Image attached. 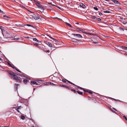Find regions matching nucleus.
<instances>
[{
  "label": "nucleus",
  "instance_id": "nucleus-23",
  "mask_svg": "<svg viewBox=\"0 0 127 127\" xmlns=\"http://www.w3.org/2000/svg\"><path fill=\"white\" fill-rule=\"evenodd\" d=\"M103 12L105 13H110L109 11H103Z\"/></svg>",
  "mask_w": 127,
  "mask_h": 127
},
{
  "label": "nucleus",
  "instance_id": "nucleus-45",
  "mask_svg": "<svg viewBox=\"0 0 127 127\" xmlns=\"http://www.w3.org/2000/svg\"><path fill=\"white\" fill-rule=\"evenodd\" d=\"M70 84H72L73 85H74V84L72 83H71V82Z\"/></svg>",
  "mask_w": 127,
  "mask_h": 127
},
{
  "label": "nucleus",
  "instance_id": "nucleus-33",
  "mask_svg": "<svg viewBox=\"0 0 127 127\" xmlns=\"http://www.w3.org/2000/svg\"><path fill=\"white\" fill-rule=\"evenodd\" d=\"M8 64L10 66H12V64H11L9 63H8Z\"/></svg>",
  "mask_w": 127,
  "mask_h": 127
},
{
  "label": "nucleus",
  "instance_id": "nucleus-47",
  "mask_svg": "<svg viewBox=\"0 0 127 127\" xmlns=\"http://www.w3.org/2000/svg\"><path fill=\"white\" fill-rule=\"evenodd\" d=\"M113 109H114V110H115V111H117V110H116L115 109V108H113Z\"/></svg>",
  "mask_w": 127,
  "mask_h": 127
},
{
  "label": "nucleus",
  "instance_id": "nucleus-21",
  "mask_svg": "<svg viewBox=\"0 0 127 127\" xmlns=\"http://www.w3.org/2000/svg\"><path fill=\"white\" fill-rule=\"evenodd\" d=\"M66 25H67L68 26L70 27H71V26L70 24H69L67 22H66Z\"/></svg>",
  "mask_w": 127,
  "mask_h": 127
},
{
  "label": "nucleus",
  "instance_id": "nucleus-38",
  "mask_svg": "<svg viewBox=\"0 0 127 127\" xmlns=\"http://www.w3.org/2000/svg\"><path fill=\"white\" fill-rule=\"evenodd\" d=\"M41 81L40 80H36V81L38 82H39V81Z\"/></svg>",
  "mask_w": 127,
  "mask_h": 127
},
{
  "label": "nucleus",
  "instance_id": "nucleus-46",
  "mask_svg": "<svg viewBox=\"0 0 127 127\" xmlns=\"http://www.w3.org/2000/svg\"><path fill=\"white\" fill-rule=\"evenodd\" d=\"M79 88H80V89H83V88H81V87H79Z\"/></svg>",
  "mask_w": 127,
  "mask_h": 127
},
{
  "label": "nucleus",
  "instance_id": "nucleus-41",
  "mask_svg": "<svg viewBox=\"0 0 127 127\" xmlns=\"http://www.w3.org/2000/svg\"><path fill=\"white\" fill-rule=\"evenodd\" d=\"M89 92V93H90V94H92V92H90H90Z\"/></svg>",
  "mask_w": 127,
  "mask_h": 127
},
{
  "label": "nucleus",
  "instance_id": "nucleus-29",
  "mask_svg": "<svg viewBox=\"0 0 127 127\" xmlns=\"http://www.w3.org/2000/svg\"><path fill=\"white\" fill-rule=\"evenodd\" d=\"M123 117L126 120H127V119L125 116H123Z\"/></svg>",
  "mask_w": 127,
  "mask_h": 127
},
{
  "label": "nucleus",
  "instance_id": "nucleus-50",
  "mask_svg": "<svg viewBox=\"0 0 127 127\" xmlns=\"http://www.w3.org/2000/svg\"><path fill=\"white\" fill-rule=\"evenodd\" d=\"M8 127L7 126H6V127Z\"/></svg>",
  "mask_w": 127,
  "mask_h": 127
},
{
  "label": "nucleus",
  "instance_id": "nucleus-13",
  "mask_svg": "<svg viewBox=\"0 0 127 127\" xmlns=\"http://www.w3.org/2000/svg\"><path fill=\"white\" fill-rule=\"evenodd\" d=\"M50 84L51 85H53L54 84L53 83H51V82H47L46 83V84H45V85H50Z\"/></svg>",
  "mask_w": 127,
  "mask_h": 127
},
{
  "label": "nucleus",
  "instance_id": "nucleus-10",
  "mask_svg": "<svg viewBox=\"0 0 127 127\" xmlns=\"http://www.w3.org/2000/svg\"><path fill=\"white\" fill-rule=\"evenodd\" d=\"M31 84L32 85L33 84H35L37 85H38V84L36 82H35L33 81H32L31 82Z\"/></svg>",
  "mask_w": 127,
  "mask_h": 127
},
{
  "label": "nucleus",
  "instance_id": "nucleus-48",
  "mask_svg": "<svg viewBox=\"0 0 127 127\" xmlns=\"http://www.w3.org/2000/svg\"><path fill=\"white\" fill-rule=\"evenodd\" d=\"M68 81V82H69V83H71V82H70V81Z\"/></svg>",
  "mask_w": 127,
  "mask_h": 127
},
{
  "label": "nucleus",
  "instance_id": "nucleus-12",
  "mask_svg": "<svg viewBox=\"0 0 127 127\" xmlns=\"http://www.w3.org/2000/svg\"><path fill=\"white\" fill-rule=\"evenodd\" d=\"M33 40L34 41H36L38 43H39L40 42L37 39L35 38H33Z\"/></svg>",
  "mask_w": 127,
  "mask_h": 127
},
{
  "label": "nucleus",
  "instance_id": "nucleus-16",
  "mask_svg": "<svg viewBox=\"0 0 127 127\" xmlns=\"http://www.w3.org/2000/svg\"><path fill=\"white\" fill-rule=\"evenodd\" d=\"M34 18L35 20H38L39 19V17L37 16H35V17H34Z\"/></svg>",
  "mask_w": 127,
  "mask_h": 127
},
{
  "label": "nucleus",
  "instance_id": "nucleus-22",
  "mask_svg": "<svg viewBox=\"0 0 127 127\" xmlns=\"http://www.w3.org/2000/svg\"><path fill=\"white\" fill-rule=\"evenodd\" d=\"M94 9H95V10H96L97 11L98 10L97 8L95 7H94Z\"/></svg>",
  "mask_w": 127,
  "mask_h": 127
},
{
  "label": "nucleus",
  "instance_id": "nucleus-5",
  "mask_svg": "<svg viewBox=\"0 0 127 127\" xmlns=\"http://www.w3.org/2000/svg\"><path fill=\"white\" fill-rule=\"evenodd\" d=\"M74 36H76V37H82V36L79 34H75L74 33H72V34Z\"/></svg>",
  "mask_w": 127,
  "mask_h": 127
},
{
  "label": "nucleus",
  "instance_id": "nucleus-58",
  "mask_svg": "<svg viewBox=\"0 0 127 127\" xmlns=\"http://www.w3.org/2000/svg\"><path fill=\"white\" fill-rule=\"evenodd\" d=\"M113 111V112H114V111Z\"/></svg>",
  "mask_w": 127,
  "mask_h": 127
},
{
  "label": "nucleus",
  "instance_id": "nucleus-32",
  "mask_svg": "<svg viewBox=\"0 0 127 127\" xmlns=\"http://www.w3.org/2000/svg\"><path fill=\"white\" fill-rule=\"evenodd\" d=\"M3 17H5V19H6V18H8V17L6 16H5V15H4V16Z\"/></svg>",
  "mask_w": 127,
  "mask_h": 127
},
{
  "label": "nucleus",
  "instance_id": "nucleus-6",
  "mask_svg": "<svg viewBox=\"0 0 127 127\" xmlns=\"http://www.w3.org/2000/svg\"><path fill=\"white\" fill-rule=\"evenodd\" d=\"M112 1L118 5H120V2L117 0H113Z\"/></svg>",
  "mask_w": 127,
  "mask_h": 127
},
{
  "label": "nucleus",
  "instance_id": "nucleus-40",
  "mask_svg": "<svg viewBox=\"0 0 127 127\" xmlns=\"http://www.w3.org/2000/svg\"><path fill=\"white\" fill-rule=\"evenodd\" d=\"M35 15H33L32 16V17H33V18H34V17H35Z\"/></svg>",
  "mask_w": 127,
  "mask_h": 127
},
{
  "label": "nucleus",
  "instance_id": "nucleus-56",
  "mask_svg": "<svg viewBox=\"0 0 127 127\" xmlns=\"http://www.w3.org/2000/svg\"><path fill=\"white\" fill-rule=\"evenodd\" d=\"M20 75V76H22V75Z\"/></svg>",
  "mask_w": 127,
  "mask_h": 127
},
{
  "label": "nucleus",
  "instance_id": "nucleus-51",
  "mask_svg": "<svg viewBox=\"0 0 127 127\" xmlns=\"http://www.w3.org/2000/svg\"><path fill=\"white\" fill-rule=\"evenodd\" d=\"M0 29H1V31H2V29L0 28Z\"/></svg>",
  "mask_w": 127,
  "mask_h": 127
},
{
  "label": "nucleus",
  "instance_id": "nucleus-11",
  "mask_svg": "<svg viewBox=\"0 0 127 127\" xmlns=\"http://www.w3.org/2000/svg\"><path fill=\"white\" fill-rule=\"evenodd\" d=\"M123 24L125 26L127 27V21H123Z\"/></svg>",
  "mask_w": 127,
  "mask_h": 127
},
{
  "label": "nucleus",
  "instance_id": "nucleus-34",
  "mask_svg": "<svg viewBox=\"0 0 127 127\" xmlns=\"http://www.w3.org/2000/svg\"><path fill=\"white\" fill-rule=\"evenodd\" d=\"M3 12V11H2L0 9V13H2Z\"/></svg>",
  "mask_w": 127,
  "mask_h": 127
},
{
  "label": "nucleus",
  "instance_id": "nucleus-2",
  "mask_svg": "<svg viewBox=\"0 0 127 127\" xmlns=\"http://www.w3.org/2000/svg\"><path fill=\"white\" fill-rule=\"evenodd\" d=\"M44 42L50 47H52V45L51 43L47 41H44Z\"/></svg>",
  "mask_w": 127,
  "mask_h": 127
},
{
  "label": "nucleus",
  "instance_id": "nucleus-4",
  "mask_svg": "<svg viewBox=\"0 0 127 127\" xmlns=\"http://www.w3.org/2000/svg\"><path fill=\"white\" fill-rule=\"evenodd\" d=\"M92 40L93 41L94 43L96 44L98 43V41L96 39L93 38L92 39Z\"/></svg>",
  "mask_w": 127,
  "mask_h": 127
},
{
  "label": "nucleus",
  "instance_id": "nucleus-39",
  "mask_svg": "<svg viewBox=\"0 0 127 127\" xmlns=\"http://www.w3.org/2000/svg\"><path fill=\"white\" fill-rule=\"evenodd\" d=\"M84 92H88V91L87 90H84Z\"/></svg>",
  "mask_w": 127,
  "mask_h": 127
},
{
  "label": "nucleus",
  "instance_id": "nucleus-31",
  "mask_svg": "<svg viewBox=\"0 0 127 127\" xmlns=\"http://www.w3.org/2000/svg\"><path fill=\"white\" fill-rule=\"evenodd\" d=\"M26 25L27 26H31V27H32V26L30 25V24H27Z\"/></svg>",
  "mask_w": 127,
  "mask_h": 127
},
{
  "label": "nucleus",
  "instance_id": "nucleus-44",
  "mask_svg": "<svg viewBox=\"0 0 127 127\" xmlns=\"http://www.w3.org/2000/svg\"><path fill=\"white\" fill-rule=\"evenodd\" d=\"M16 110L18 112H19V111L18 110V109H16Z\"/></svg>",
  "mask_w": 127,
  "mask_h": 127
},
{
  "label": "nucleus",
  "instance_id": "nucleus-53",
  "mask_svg": "<svg viewBox=\"0 0 127 127\" xmlns=\"http://www.w3.org/2000/svg\"><path fill=\"white\" fill-rule=\"evenodd\" d=\"M18 71L19 72H20V73H21V72L19 70V71Z\"/></svg>",
  "mask_w": 127,
  "mask_h": 127
},
{
  "label": "nucleus",
  "instance_id": "nucleus-30",
  "mask_svg": "<svg viewBox=\"0 0 127 127\" xmlns=\"http://www.w3.org/2000/svg\"><path fill=\"white\" fill-rule=\"evenodd\" d=\"M99 14L100 16H101L102 15V13L101 12L99 13Z\"/></svg>",
  "mask_w": 127,
  "mask_h": 127
},
{
  "label": "nucleus",
  "instance_id": "nucleus-25",
  "mask_svg": "<svg viewBox=\"0 0 127 127\" xmlns=\"http://www.w3.org/2000/svg\"><path fill=\"white\" fill-rule=\"evenodd\" d=\"M14 69H15V68H16V67H15V66H14L13 64H12V65L11 66Z\"/></svg>",
  "mask_w": 127,
  "mask_h": 127
},
{
  "label": "nucleus",
  "instance_id": "nucleus-8",
  "mask_svg": "<svg viewBox=\"0 0 127 127\" xmlns=\"http://www.w3.org/2000/svg\"><path fill=\"white\" fill-rule=\"evenodd\" d=\"M121 49L125 51H127V47H125L124 46H122L120 47Z\"/></svg>",
  "mask_w": 127,
  "mask_h": 127
},
{
  "label": "nucleus",
  "instance_id": "nucleus-54",
  "mask_svg": "<svg viewBox=\"0 0 127 127\" xmlns=\"http://www.w3.org/2000/svg\"><path fill=\"white\" fill-rule=\"evenodd\" d=\"M27 79H29V77H28L27 78Z\"/></svg>",
  "mask_w": 127,
  "mask_h": 127
},
{
  "label": "nucleus",
  "instance_id": "nucleus-37",
  "mask_svg": "<svg viewBox=\"0 0 127 127\" xmlns=\"http://www.w3.org/2000/svg\"><path fill=\"white\" fill-rule=\"evenodd\" d=\"M34 45H36V46H37V47H38V44H34Z\"/></svg>",
  "mask_w": 127,
  "mask_h": 127
},
{
  "label": "nucleus",
  "instance_id": "nucleus-57",
  "mask_svg": "<svg viewBox=\"0 0 127 127\" xmlns=\"http://www.w3.org/2000/svg\"><path fill=\"white\" fill-rule=\"evenodd\" d=\"M63 81V82H65V81Z\"/></svg>",
  "mask_w": 127,
  "mask_h": 127
},
{
  "label": "nucleus",
  "instance_id": "nucleus-52",
  "mask_svg": "<svg viewBox=\"0 0 127 127\" xmlns=\"http://www.w3.org/2000/svg\"><path fill=\"white\" fill-rule=\"evenodd\" d=\"M2 60V59L1 58H0V61H1Z\"/></svg>",
  "mask_w": 127,
  "mask_h": 127
},
{
  "label": "nucleus",
  "instance_id": "nucleus-24",
  "mask_svg": "<svg viewBox=\"0 0 127 127\" xmlns=\"http://www.w3.org/2000/svg\"><path fill=\"white\" fill-rule=\"evenodd\" d=\"M20 39V38H14V40H19Z\"/></svg>",
  "mask_w": 127,
  "mask_h": 127
},
{
  "label": "nucleus",
  "instance_id": "nucleus-19",
  "mask_svg": "<svg viewBox=\"0 0 127 127\" xmlns=\"http://www.w3.org/2000/svg\"><path fill=\"white\" fill-rule=\"evenodd\" d=\"M77 92L78 94L81 95H82L83 94V93L82 92H80L79 91H77Z\"/></svg>",
  "mask_w": 127,
  "mask_h": 127
},
{
  "label": "nucleus",
  "instance_id": "nucleus-7",
  "mask_svg": "<svg viewBox=\"0 0 127 127\" xmlns=\"http://www.w3.org/2000/svg\"><path fill=\"white\" fill-rule=\"evenodd\" d=\"M80 7H82L83 8H85V5L83 3H81L79 5Z\"/></svg>",
  "mask_w": 127,
  "mask_h": 127
},
{
  "label": "nucleus",
  "instance_id": "nucleus-26",
  "mask_svg": "<svg viewBox=\"0 0 127 127\" xmlns=\"http://www.w3.org/2000/svg\"><path fill=\"white\" fill-rule=\"evenodd\" d=\"M119 28V29H120L121 30H123V31H124V29L123 28H121V27H120V28Z\"/></svg>",
  "mask_w": 127,
  "mask_h": 127
},
{
  "label": "nucleus",
  "instance_id": "nucleus-59",
  "mask_svg": "<svg viewBox=\"0 0 127 127\" xmlns=\"http://www.w3.org/2000/svg\"><path fill=\"white\" fill-rule=\"evenodd\" d=\"M73 90L74 91H75V90Z\"/></svg>",
  "mask_w": 127,
  "mask_h": 127
},
{
  "label": "nucleus",
  "instance_id": "nucleus-35",
  "mask_svg": "<svg viewBox=\"0 0 127 127\" xmlns=\"http://www.w3.org/2000/svg\"><path fill=\"white\" fill-rule=\"evenodd\" d=\"M15 69H16V70H17V71H19V70L18 69H17L16 68H15Z\"/></svg>",
  "mask_w": 127,
  "mask_h": 127
},
{
  "label": "nucleus",
  "instance_id": "nucleus-60",
  "mask_svg": "<svg viewBox=\"0 0 127 127\" xmlns=\"http://www.w3.org/2000/svg\"><path fill=\"white\" fill-rule=\"evenodd\" d=\"M62 86H63H63H64L63 85Z\"/></svg>",
  "mask_w": 127,
  "mask_h": 127
},
{
  "label": "nucleus",
  "instance_id": "nucleus-15",
  "mask_svg": "<svg viewBox=\"0 0 127 127\" xmlns=\"http://www.w3.org/2000/svg\"><path fill=\"white\" fill-rule=\"evenodd\" d=\"M27 81L28 80L27 79H25L23 80L24 83L25 84H26L27 83Z\"/></svg>",
  "mask_w": 127,
  "mask_h": 127
},
{
  "label": "nucleus",
  "instance_id": "nucleus-49",
  "mask_svg": "<svg viewBox=\"0 0 127 127\" xmlns=\"http://www.w3.org/2000/svg\"><path fill=\"white\" fill-rule=\"evenodd\" d=\"M104 0L106 1H109V0Z\"/></svg>",
  "mask_w": 127,
  "mask_h": 127
},
{
  "label": "nucleus",
  "instance_id": "nucleus-1",
  "mask_svg": "<svg viewBox=\"0 0 127 127\" xmlns=\"http://www.w3.org/2000/svg\"><path fill=\"white\" fill-rule=\"evenodd\" d=\"M10 75L14 79L17 80V81H19V82H20L22 80L20 79H18L17 76L15 74L13 73H10Z\"/></svg>",
  "mask_w": 127,
  "mask_h": 127
},
{
  "label": "nucleus",
  "instance_id": "nucleus-42",
  "mask_svg": "<svg viewBox=\"0 0 127 127\" xmlns=\"http://www.w3.org/2000/svg\"><path fill=\"white\" fill-rule=\"evenodd\" d=\"M20 107H19L18 108H17V109H20Z\"/></svg>",
  "mask_w": 127,
  "mask_h": 127
},
{
  "label": "nucleus",
  "instance_id": "nucleus-43",
  "mask_svg": "<svg viewBox=\"0 0 127 127\" xmlns=\"http://www.w3.org/2000/svg\"><path fill=\"white\" fill-rule=\"evenodd\" d=\"M88 39H89V41H90V40H91L90 38H88Z\"/></svg>",
  "mask_w": 127,
  "mask_h": 127
},
{
  "label": "nucleus",
  "instance_id": "nucleus-27",
  "mask_svg": "<svg viewBox=\"0 0 127 127\" xmlns=\"http://www.w3.org/2000/svg\"><path fill=\"white\" fill-rule=\"evenodd\" d=\"M97 20L98 21H100L101 20V19L99 18H97Z\"/></svg>",
  "mask_w": 127,
  "mask_h": 127
},
{
  "label": "nucleus",
  "instance_id": "nucleus-17",
  "mask_svg": "<svg viewBox=\"0 0 127 127\" xmlns=\"http://www.w3.org/2000/svg\"><path fill=\"white\" fill-rule=\"evenodd\" d=\"M72 40L73 41H74V42L76 41L77 40L75 38H72Z\"/></svg>",
  "mask_w": 127,
  "mask_h": 127
},
{
  "label": "nucleus",
  "instance_id": "nucleus-9",
  "mask_svg": "<svg viewBox=\"0 0 127 127\" xmlns=\"http://www.w3.org/2000/svg\"><path fill=\"white\" fill-rule=\"evenodd\" d=\"M77 30L79 31H81L82 32L84 33H86L85 32V31L84 30L81 29H77Z\"/></svg>",
  "mask_w": 127,
  "mask_h": 127
},
{
  "label": "nucleus",
  "instance_id": "nucleus-3",
  "mask_svg": "<svg viewBox=\"0 0 127 127\" xmlns=\"http://www.w3.org/2000/svg\"><path fill=\"white\" fill-rule=\"evenodd\" d=\"M50 38L53 40V42L55 44L57 45L58 44V41L56 39L53 38L49 36Z\"/></svg>",
  "mask_w": 127,
  "mask_h": 127
},
{
  "label": "nucleus",
  "instance_id": "nucleus-20",
  "mask_svg": "<svg viewBox=\"0 0 127 127\" xmlns=\"http://www.w3.org/2000/svg\"><path fill=\"white\" fill-rule=\"evenodd\" d=\"M18 85L17 84H15L14 85V87L16 89H17Z\"/></svg>",
  "mask_w": 127,
  "mask_h": 127
},
{
  "label": "nucleus",
  "instance_id": "nucleus-36",
  "mask_svg": "<svg viewBox=\"0 0 127 127\" xmlns=\"http://www.w3.org/2000/svg\"><path fill=\"white\" fill-rule=\"evenodd\" d=\"M15 69H16V70H17V71H19V70L18 69H17L16 68H15Z\"/></svg>",
  "mask_w": 127,
  "mask_h": 127
},
{
  "label": "nucleus",
  "instance_id": "nucleus-14",
  "mask_svg": "<svg viewBox=\"0 0 127 127\" xmlns=\"http://www.w3.org/2000/svg\"><path fill=\"white\" fill-rule=\"evenodd\" d=\"M91 18L93 19H97V18L95 16H91Z\"/></svg>",
  "mask_w": 127,
  "mask_h": 127
},
{
  "label": "nucleus",
  "instance_id": "nucleus-55",
  "mask_svg": "<svg viewBox=\"0 0 127 127\" xmlns=\"http://www.w3.org/2000/svg\"><path fill=\"white\" fill-rule=\"evenodd\" d=\"M33 90H35V88H34L33 89Z\"/></svg>",
  "mask_w": 127,
  "mask_h": 127
},
{
  "label": "nucleus",
  "instance_id": "nucleus-28",
  "mask_svg": "<svg viewBox=\"0 0 127 127\" xmlns=\"http://www.w3.org/2000/svg\"><path fill=\"white\" fill-rule=\"evenodd\" d=\"M44 51L45 52H49V50H44Z\"/></svg>",
  "mask_w": 127,
  "mask_h": 127
},
{
  "label": "nucleus",
  "instance_id": "nucleus-18",
  "mask_svg": "<svg viewBox=\"0 0 127 127\" xmlns=\"http://www.w3.org/2000/svg\"><path fill=\"white\" fill-rule=\"evenodd\" d=\"M25 118V117L24 116L22 115L21 116V119L22 120H24Z\"/></svg>",
  "mask_w": 127,
  "mask_h": 127
}]
</instances>
